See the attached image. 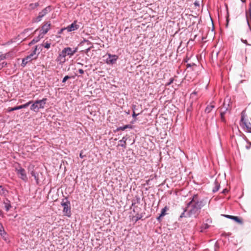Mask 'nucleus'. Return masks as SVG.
<instances>
[{
    "instance_id": "f257e3e1",
    "label": "nucleus",
    "mask_w": 251,
    "mask_h": 251,
    "mask_svg": "<svg viewBox=\"0 0 251 251\" xmlns=\"http://www.w3.org/2000/svg\"><path fill=\"white\" fill-rule=\"evenodd\" d=\"M197 195H194L192 200L187 203V207L180 216V218L197 217L204 203L203 201H198Z\"/></svg>"
},
{
    "instance_id": "f03ea898",
    "label": "nucleus",
    "mask_w": 251,
    "mask_h": 251,
    "mask_svg": "<svg viewBox=\"0 0 251 251\" xmlns=\"http://www.w3.org/2000/svg\"><path fill=\"white\" fill-rule=\"evenodd\" d=\"M77 51V48L72 49L70 47L65 48L59 53L56 58V61L59 64H63L66 61V56L74 55Z\"/></svg>"
},
{
    "instance_id": "7ed1b4c3",
    "label": "nucleus",
    "mask_w": 251,
    "mask_h": 251,
    "mask_svg": "<svg viewBox=\"0 0 251 251\" xmlns=\"http://www.w3.org/2000/svg\"><path fill=\"white\" fill-rule=\"evenodd\" d=\"M47 99L44 98L41 100L35 101L31 106L30 109L34 112H38L40 108H44Z\"/></svg>"
},
{
    "instance_id": "20e7f679",
    "label": "nucleus",
    "mask_w": 251,
    "mask_h": 251,
    "mask_svg": "<svg viewBox=\"0 0 251 251\" xmlns=\"http://www.w3.org/2000/svg\"><path fill=\"white\" fill-rule=\"evenodd\" d=\"M37 46H36L33 52L30 53L29 55L24 58L22 60L21 65L23 67H25L27 63L31 62L32 60L36 59L37 58V55H36Z\"/></svg>"
},
{
    "instance_id": "39448f33",
    "label": "nucleus",
    "mask_w": 251,
    "mask_h": 251,
    "mask_svg": "<svg viewBox=\"0 0 251 251\" xmlns=\"http://www.w3.org/2000/svg\"><path fill=\"white\" fill-rule=\"evenodd\" d=\"M61 205L63 207V212L65 215L70 217L71 216V207H70V203L69 201H66L64 202L62 201L61 202Z\"/></svg>"
},
{
    "instance_id": "423d86ee",
    "label": "nucleus",
    "mask_w": 251,
    "mask_h": 251,
    "mask_svg": "<svg viewBox=\"0 0 251 251\" xmlns=\"http://www.w3.org/2000/svg\"><path fill=\"white\" fill-rule=\"evenodd\" d=\"M241 41L244 44L251 46V30L249 29L241 38Z\"/></svg>"
},
{
    "instance_id": "0eeeda50",
    "label": "nucleus",
    "mask_w": 251,
    "mask_h": 251,
    "mask_svg": "<svg viewBox=\"0 0 251 251\" xmlns=\"http://www.w3.org/2000/svg\"><path fill=\"white\" fill-rule=\"evenodd\" d=\"M241 125L245 129H246L247 131L251 132V124L244 120V116L243 112L242 113L241 116Z\"/></svg>"
},
{
    "instance_id": "6e6552de",
    "label": "nucleus",
    "mask_w": 251,
    "mask_h": 251,
    "mask_svg": "<svg viewBox=\"0 0 251 251\" xmlns=\"http://www.w3.org/2000/svg\"><path fill=\"white\" fill-rule=\"evenodd\" d=\"M16 171L19 177L23 179L24 181H26L27 180V177L25 173V171L22 167L16 169Z\"/></svg>"
},
{
    "instance_id": "1a4fd4ad",
    "label": "nucleus",
    "mask_w": 251,
    "mask_h": 251,
    "mask_svg": "<svg viewBox=\"0 0 251 251\" xmlns=\"http://www.w3.org/2000/svg\"><path fill=\"white\" fill-rule=\"evenodd\" d=\"M32 103V101H29L27 102V103H26L24 104L20 105V106H15L13 108L9 107L7 109V111L8 112H11L14 110H19V109H20L22 108H26L27 107H28Z\"/></svg>"
},
{
    "instance_id": "9d476101",
    "label": "nucleus",
    "mask_w": 251,
    "mask_h": 251,
    "mask_svg": "<svg viewBox=\"0 0 251 251\" xmlns=\"http://www.w3.org/2000/svg\"><path fill=\"white\" fill-rule=\"evenodd\" d=\"M50 10V7H47L44 8L41 12L39 13L38 16L36 18V22L40 21L42 18L47 13H48Z\"/></svg>"
},
{
    "instance_id": "9b49d317",
    "label": "nucleus",
    "mask_w": 251,
    "mask_h": 251,
    "mask_svg": "<svg viewBox=\"0 0 251 251\" xmlns=\"http://www.w3.org/2000/svg\"><path fill=\"white\" fill-rule=\"evenodd\" d=\"M109 58L106 59V63L109 64H113L115 63L118 59V56L116 55H111L110 53L107 54Z\"/></svg>"
},
{
    "instance_id": "f8f14e48",
    "label": "nucleus",
    "mask_w": 251,
    "mask_h": 251,
    "mask_svg": "<svg viewBox=\"0 0 251 251\" xmlns=\"http://www.w3.org/2000/svg\"><path fill=\"white\" fill-rule=\"evenodd\" d=\"M79 27V26L76 24V22L75 21L71 25H68L65 29H66L68 32H71L77 29Z\"/></svg>"
},
{
    "instance_id": "ddd939ff",
    "label": "nucleus",
    "mask_w": 251,
    "mask_h": 251,
    "mask_svg": "<svg viewBox=\"0 0 251 251\" xmlns=\"http://www.w3.org/2000/svg\"><path fill=\"white\" fill-rule=\"evenodd\" d=\"M50 23L47 22L45 24H44L42 27L41 30L42 31V33L41 34L44 35V34L47 33V32L50 29Z\"/></svg>"
},
{
    "instance_id": "4468645a",
    "label": "nucleus",
    "mask_w": 251,
    "mask_h": 251,
    "mask_svg": "<svg viewBox=\"0 0 251 251\" xmlns=\"http://www.w3.org/2000/svg\"><path fill=\"white\" fill-rule=\"evenodd\" d=\"M223 105H224L222 109H223L224 110H223L221 112L220 115H221V119L222 121L225 122V119L224 118V115H225L226 111L228 110V107L226 106L225 102L224 103Z\"/></svg>"
},
{
    "instance_id": "2eb2a0df",
    "label": "nucleus",
    "mask_w": 251,
    "mask_h": 251,
    "mask_svg": "<svg viewBox=\"0 0 251 251\" xmlns=\"http://www.w3.org/2000/svg\"><path fill=\"white\" fill-rule=\"evenodd\" d=\"M246 19L248 25L250 26V24L251 23V6H250L248 11L246 12Z\"/></svg>"
},
{
    "instance_id": "dca6fc26",
    "label": "nucleus",
    "mask_w": 251,
    "mask_h": 251,
    "mask_svg": "<svg viewBox=\"0 0 251 251\" xmlns=\"http://www.w3.org/2000/svg\"><path fill=\"white\" fill-rule=\"evenodd\" d=\"M8 193V190L2 185H0V195L1 196L5 197L7 195Z\"/></svg>"
},
{
    "instance_id": "f3484780",
    "label": "nucleus",
    "mask_w": 251,
    "mask_h": 251,
    "mask_svg": "<svg viewBox=\"0 0 251 251\" xmlns=\"http://www.w3.org/2000/svg\"><path fill=\"white\" fill-rule=\"evenodd\" d=\"M168 210V207L166 206L164 207V208H163L162 210H161V214H160V215L159 216V217H158L157 218V219L158 220V221H160V219L161 217H163L164 216H165L166 213V212Z\"/></svg>"
},
{
    "instance_id": "a211bd4d",
    "label": "nucleus",
    "mask_w": 251,
    "mask_h": 251,
    "mask_svg": "<svg viewBox=\"0 0 251 251\" xmlns=\"http://www.w3.org/2000/svg\"><path fill=\"white\" fill-rule=\"evenodd\" d=\"M127 140V138L126 137H124L122 139L119 141L120 144L118 146H120L124 148H126V142Z\"/></svg>"
},
{
    "instance_id": "6ab92c4d",
    "label": "nucleus",
    "mask_w": 251,
    "mask_h": 251,
    "mask_svg": "<svg viewBox=\"0 0 251 251\" xmlns=\"http://www.w3.org/2000/svg\"><path fill=\"white\" fill-rule=\"evenodd\" d=\"M215 107V106L214 104H212V103H211L210 105H208L205 110V112L207 113H210L211 110Z\"/></svg>"
},
{
    "instance_id": "aec40b11",
    "label": "nucleus",
    "mask_w": 251,
    "mask_h": 251,
    "mask_svg": "<svg viewBox=\"0 0 251 251\" xmlns=\"http://www.w3.org/2000/svg\"><path fill=\"white\" fill-rule=\"evenodd\" d=\"M43 37V35L40 34L38 37L35 38L32 40V41L30 43V44H33L37 42H38L40 38H42Z\"/></svg>"
},
{
    "instance_id": "412c9836",
    "label": "nucleus",
    "mask_w": 251,
    "mask_h": 251,
    "mask_svg": "<svg viewBox=\"0 0 251 251\" xmlns=\"http://www.w3.org/2000/svg\"><path fill=\"white\" fill-rule=\"evenodd\" d=\"M6 201H7V202H5V201L4 202V207H5V210L7 211H8L9 210V209L11 208V206L10 203V201L8 200H6Z\"/></svg>"
},
{
    "instance_id": "4be33fe9",
    "label": "nucleus",
    "mask_w": 251,
    "mask_h": 251,
    "mask_svg": "<svg viewBox=\"0 0 251 251\" xmlns=\"http://www.w3.org/2000/svg\"><path fill=\"white\" fill-rule=\"evenodd\" d=\"M220 187V183H218L217 180H216L215 181V187L213 189V192H216L218 191Z\"/></svg>"
},
{
    "instance_id": "5701e85b",
    "label": "nucleus",
    "mask_w": 251,
    "mask_h": 251,
    "mask_svg": "<svg viewBox=\"0 0 251 251\" xmlns=\"http://www.w3.org/2000/svg\"><path fill=\"white\" fill-rule=\"evenodd\" d=\"M232 220L236 221L239 224H243V221L242 219H240L237 216H234L233 218H232Z\"/></svg>"
},
{
    "instance_id": "b1692460",
    "label": "nucleus",
    "mask_w": 251,
    "mask_h": 251,
    "mask_svg": "<svg viewBox=\"0 0 251 251\" xmlns=\"http://www.w3.org/2000/svg\"><path fill=\"white\" fill-rule=\"evenodd\" d=\"M131 126L130 125H126L124 126H121V127H119L117 128V130H125L126 128H128V127H130Z\"/></svg>"
},
{
    "instance_id": "393cba45",
    "label": "nucleus",
    "mask_w": 251,
    "mask_h": 251,
    "mask_svg": "<svg viewBox=\"0 0 251 251\" xmlns=\"http://www.w3.org/2000/svg\"><path fill=\"white\" fill-rule=\"evenodd\" d=\"M38 6H39V3L38 2H36L35 3H31L29 5V7L30 9H33L35 8L36 7H37Z\"/></svg>"
},
{
    "instance_id": "a878e982",
    "label": "nucleus",
    "mask_w": 251,
    "mask_h": 251,
    "mask_svg": "<svg viewBox=\"0 0 251 251\" xmlns=\"http://www.w3.org/2000/svg\"><path fill=\"white\" fill-rule=\"evenodd\" d=\"M42 45L45 48L49 49L50 47V43L47 42L45 43H43Z\"/></svg>"
},
{
    "instance_id": "bb28decb",
    "label": "nucleus",
    "mask_w": 251,
    "mask_h": 251,
    "mask_svg": "<svg viewBox=\"0 0 251 251\" xmlns=\"http://www.w3.org/2000/svg\"><path fill=\"white\" fill-rule=\"evenodd\" d=\"M5 234V232L4 230V228L2 225H0V234L1 235H3Z\"/></svg>"
},
{
    "instance_id": "cd10ccee",
    "label": "nucleus",
    "mask_w": 251,
    "mask_h": 251,
    "mask_svg": "<svg viewBox=\"0 0 251 251\" xmlns=\"http://www.w3.org/2000/svg\"><path fill=\"white\" fill-rule=\"evenodd\" d=\"M31 174L32 175V176H34L35 179L36 180V182L37 183H38V176L36 175V174H35V173L34 172V171H32L31 172Z\"/></svg>"
},
{
    "instance_id": "c85d7f7f",
    "label": "nucleus",
    "mask_w": 251,
    "mask_h": 251,
    "mask_svg": "<svg viewBox=\"0 0 251 251\" xmlns=\"http://www.w3.org/2000/svg\"><path fill=\"white\" fill-rule=\"evenodd\" d=\"M6 65V63L4 62H2V63H0V70L3 67H4Z\"/></svg>"
},
{
    "instance_id": "c756f323",
    "label": "nucleus",
    "mask_w": 251,
    "mask_h": 251,
    "mask_svg": "<svg viewBox=\"0 0 251 251\" xmlns=\"http://www.w3.org/2000/svg\"><path fill=\"white\" fill-rule=\"evenodd\" d=\"M69 78H70V76H69L68 75H66V76H65L63 78V80H62V82H63V83L65 82L66 81V80H67V79H68Z\"/></svg>"
},
{
    "instance_id": "7c9ffc66",
    "label": "nucleus",
    "mask_w": 251,
    "mask_h": 251,
    "mask_svg": "<svg viewBox=\"0 0 251 251\" xmlns=\"http://www.w3.org/2000/svg\"><path fill=\"white\" fill-rule=\"evenodd\" d=\"M208 227H209V225L207 224H204L202 227V228H203L204 229H206L208 228Z\"/></svg>"
},
{
    "instance_id": "2f4dec72",
    "label": "nucleus",
    "mask_w": 251,
    "mask_h": 251,
    "mask_svg": "<svg viewBox=\"0 0 251 251\" xmlns=\"http://www.w3.org/2000/svg\"><path fill=\"white\" fill-rule=\"evenodd\" d=\"M234 216H231V215H225V217H226V218H228L229 219H232V218L234 217Z\"/></svg>"
},
{
    "instance_id": "473e14b6",
    "label": "nucleus",
    "mask_w": 251,
    "mask_h": 251,
    "mask_svg": "<svg viewBox=\"0 0 251 251\" xmlns=\"http://www.w3.org/2000/svg\"><path fill=\"white\" fill-rule=\"evenodd\" d=\"M78 72L80 74H83L84 73V71L82 69H80L78 70Z\"/></svg>"
},
{
    "instance_id": "72a5a7b5",
    "label": "nucleus",
    "mask_w": 251,
    "mask_h": 251,
    "mask_svg": "<svg viewBox=\"0 0 251 251\" xmlns=\"http://www.w3.org/2000/svg\"><path fill=\"white\" fill-rule=\"evenodd\" d=\"M227 192H228L227 189H224V190H223L222 193H223V194H226V193Z\"/></svg>"
},
{
    "instance_id": "f704fd0d",
    "label": "nucleus",
    "mask_w": 251,
    "mask_h": 251,
    "mask_svg": "<svg viewBox=\"0 0 251 251\" xmlns=\"http://www.w3.org/2000/svg\"><path fill=\"white\" fill-rule=\"evenodd\" d=\"M5 57L4 56L0 55V61L2 60Z\"/></svg>"
},
{
    "instance_id": "c9c22d12",
    "label": "nucleus",
    "mask_w": 251,
    "mask_h": 251,
    "mask_svg": "<svg viewBox=\"0 0 251 251\" xmlns=\"http://www.w3.org/2000/svg\"><path fill=\"white\" fill-rule=\"evenodd\" d=\"M138 114H137L135 113V112H133L132 116L133 118H135Z\"/></svg>"
},
{
    "instance_id": "e433bc0d",
    "label": "nucleus",
    "mask_w": 251,
    "mask_h": 251,
    "mask_svg": "<svg viewBox=\"0 0 251 251\" xmlns=\"http://www.w3.org/2000/svg\"><path fill=\"white\" fill-rule=\"evenodd\" d=\"M79 156H80L81 158H82L83 157V155H82V152H81V153H80V154H79Z\"/></svg>"
},
{
    "instance_id": "4c0bfd02",
    "label": "nucleus",
    "mask_w": 251,
    "mask_h": 251,
    "mask_svg": "<svg viewBox=\"0 0 251 251\" xmlns=\"http://www.w3.org/2000/svg\"><path fill=\"white\" fill-rule=\"evenodd\" d=\"M92 48V47L89 48L88 49H87V52H88L90 50V49Z\"/></svg>"
},
{
    "instance_id": "58836bf2",
    "label": "nucleus",
    "mask_w": 251,
    "mask_h": 251,
    "mask_svg": "<svg viewBox=\"0 0 251 251\" xmlns=\"http://www.w3.org/2000/svg\"><path fill=\"white\" fill-rule=\"evenodd\" d=\"M195 5H199V4H198L196 2H195Z\"/></svg>"
},
{
    "instance_id": "ea45409f",
    "label": "nucleus",
    "mask_w": 251,
    "mask_h": 251,
    "mask_svg": "<svg viewBox=\"0 0 251 251\" xmlns=\"http://www.w3.org/2000/svg\"><path fill=\"white\" fill-rule=\"evenodd\" d=\"M195 5H199V4H198L196 2H195Z\"/></svg>"
},
{
    "instance_id": "a19ab883",
    "label": "nucleus",
    "mask_w": 251,
    "mask_h": 251,
    "mask_svg": "<svg viewBox=\"0 0 251 251\" xmlns=\"http://www.w3.org/2000/svg\"><path fill=\"white\" fill-rule=\"evenodd\" d=\"M1 213H2V212H1V210H0V215H1Z\"/></svg>"
},
{
    "instance_id": "79ce46f5",
    "label": "nucleus",
    "mask_w": 251,
    "mask_h": 251,
    "mask_svg": "<svg viewBox=\"0 0 251 251\" xmlns=\"http://www.w3.org/2000/svg\"><path fill=\"white\" fill-rule=\"evenodd\" d=\"M193 94H196V92H194Z\"/></svg>"
},
{
    "instance_id": "37998d69",
    "label": "nucleus",
    "mask_w": 251,
    "mask_h": 251,
    "mask_svg": "<svg viewBox=\"0 0 251 251\" xmlns=\"http://www.w3.org/2000/svg\"><path fill=\"white\" fill-rule=\"evenodd\" d=\"M250 148L249 147H247V149H249Z\"/></svg>"
},
{
    "instance_id": "c03bdc74",
    "label": "nucleus",
    "mask_w": 251,
    "mask_h": 251,
    "mask_svg": "<svg viewBox=\"0 0 251 251\" xmlns=\"http://www.w3.org/2000/svg\"><path fill=\"white\" fill-rule=\"evenodd\" d=\"M249 144L250 145H251V142H250Z\"/></svg>"
},
{
    "instance_id": "a18cd8bd",
    "label": "nucleus",
    "mask_w": 251,
    "mask_h": 251,
    "mask_svg": "<svg viewBox=\"0 0 251 251\" xmlns=\"http://www.w3.org/2000/svg\"><path fill=\"white\" fill-rule=\"evenodd\" d=\"M1 225V223H0V225Z\"/></svg>"
}]
</instances>
